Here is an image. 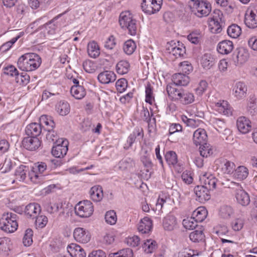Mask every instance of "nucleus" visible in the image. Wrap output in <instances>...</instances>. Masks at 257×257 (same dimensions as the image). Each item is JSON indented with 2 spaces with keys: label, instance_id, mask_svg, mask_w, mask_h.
Masks as SVG:
<instances>
[{
  "label": "nucleus",
  "instance_id": "1",
  "mask_svg": "<svg viewBox=\"0 0 257 257\" xmlns=\"http://www.w3.org/2000/svg\"><path fill=\"white\" fill-rule=\"evenodd\" d=\"M41 57L36 53H26L18 59V68L24 71H32L37 69L41 64Z\"/></svg>",
  "mask_w": 257,
  "mask_h": 257
},
{
  "label": "nucleus",
  "instance_id": "2",
  "mask_svg": "<svg viewBox=\"0 0 257 257\" xmlns=\"http://www.w3.org/2000/svg\"><path fill=\"white\" fill-rule=\"evenodd\" d=\"M16 179L19 181H24L27 176L31 182L35 184L40 183L43 179V175H39L37 172L33 169L30 170L28 166L21 165L18 167L15 173Z\"/></svg>",
  "mask_w": 257,
  "mask_h": 257
},
{
  "label": "nucleus",
  "instance_id": "3",
  "mask_svg": "<svg viewBox=\"0 0 257 257\" xmlns=\"http://www.w3.org/2000/svg\"><path fill=\"white\" fill-rule=\"evenodd\" d=\"M17 217V215L14 213H4L0 219V228L8 233L14 232L18 226Z\"/></svg>",
  "mask_w": 257,
  "mask_h": 257
},
{
  "label": "nucleus",
  "instance_id": "4",
  "mask_svg": "<svg viewBox=\"0 0 257 257\" xmlns=\"http://www.w3.org/2000/svg\"><path fill=\"white\" fill-rule=\"evenodd\" d=\"M189 7L191 11L200 18L207 16L211 10L210 4L206 1L191 0Z\"/></svg>",
  "mask_w": 257,
  "mask_h": 257
},
{
  "label": "nucleus",
  "instance_id": "5",
  "mask_svg": "<svg viewBox=\"0 0 257 257\" xmlns=\"http://www.w3.org/2000/svg\"><path fill=\"white\" fill-rule=\"evenodd\" d=\"M119 24L122 28H126L128 33L132 36L137 34V21L133 18L132 14L129 12H122L119 16Z\"/></svg>",
  "mask_w": 257,
  "mask_h": 257
},
{
  "label": "nucleus",
  "instance_id": "6",
  "mask_svg": "<svg viewBox=\"0 0 257 257\" xmlns=\"http://www.w3.org/2000/svg\"><path fill=\"white\" fill-rule=\"evenodd\" d=\"M234 192L237 203L242 206H248L250 202L249 194L243 189L239 183L231 182L230 187Z\"/></svg>",
  "mask_w": 257,
  "mask_h": 257
},
{
  "label": "nucleus",
  "instance_id": "7",
  "mask_svg": "<svg viewBox=\"0 0 257 257\" xmlns=\"http://www.w3.org/2000/svg\"><path fill=\"white\" fill-rule=\"evenodd\" d=\"M93 206L90 201L86 200L78 202L75 207L76 214L80 217L90 216L93 212Z\"/></svg>",
  "mask_w": 257,
  "mask_h": 257
},
{
  "label": "nucleus",
  "instance_id": "8",
  "mask_svg": "<svg viewBox=\"0 0 257 257\" xmlns=\"http://www.w3.org/2000/svg\"><path fill=\"white\" fill-rule=\"evenodd\" d=\"M222 13L219 10L215 12V15L211 19L209 24L212 33H219L222 31V27L224 25L222 19Z\"/></svg>",
  "mask_w": 257,
  "mask_h": 257
},
{
  "label": "nucleus",
  "instance_id": "9",
  "mask_svg": "<svg viewBox=\"0 0 257 257\" xmlns=\"http://www.w3.org/2000/svg\"><path fill=\"white\" fill-rule=\"evenodd\" d=\"M247 91L246 85L241 81L236 82L232 87V94L237 100L244 98L246 96Z\"/></svg>",
  "mask_w": 257,
  "mask_h": 257
},
{
  "label": "nucleus",
  "instance_id": "10",
  "mask_svg": "<svg viewBox=\"0 0 257 257\" xmlns=\"http://www.w3.org/2000/svg\"><path fill=\"white\" fill-rule=\"evenodd\" d=\"M68 142L67 140H63L60 143L53 146L52 149V154L56 158H63L67 154L68 151Z\"/></svg>",
  "mask_w": 257,
  "mask_h": 257
},
{
  "label": "nucleus",
  "instance_id": "11",
  "mask_svg": "<svg viewBox=\"0 0 257 257\" xmlns=\"http://www.w3.org/2000/svg\"><path fill=\"white\" fill-rule=\"evenodd\" d=\"M73 236L77 241L82 243H87L91 238V235L89 232L81 227H78L75 229Z\"/></svg>",
  "mask_w": 257,
  "mask_h": 257
},
{
  "label": "nucleus",
  "instance_id": "12",
  "mask_svg": "<svg viewBox=\"0 0 257 257\" xmlns=\"http://www.w3.org/2000/svg\"><path fill=\"white\" fill-rule=\"evenodd\" d=\"M196 200L201 203H204L210 199V190L202 185L197 186L194 189Z\"/></svg>",
  "mask_w": 257,
  "mask_h": 257
},
{
  "label": "nucleus",
  "instance_id": "13",
  "mask_svg": "<svg viewBox=\"0 0 257 257\" xmlns=\"http://www.w3.org/2000/svg\"><path fill=\"white\" fill-rule=\"evenodd\" d=\"M167 50L169 52L175 56L176 57H179L183 56L184 54L186 53V49L182 43L178 42V45H176V43L173 41L171 42L169 44L167 47Z\"/></svg>",
  "mask_w": 257,
  "mask_h": 257
},
{
  "label": "nucleus",
  "instance_id": "14",
  "mask_svg": "<svg viewBox=\"0 0 257 257\" xmlns=\"http://www.w3.org/2000/svg\"><path fill=\"white\" fill-rule=\"evenodd\" d=\"M23 147L28 150L35 151L41 146V141L37 137H29L25 138L23 141Z\"/></svg>",
  "mask_w": 257,
  "mask_h": 257
},
{
  "label": "nucleus",
  "instance_id": "15",
  "mask_svg": "<svg viewBox=\"0 0 257 257\" xmlns=\"http://www.w3.org/2000/svg\"><path fill=\"white\" fill-rule=\"evenodd\" d=\"M200 180L203 183L202 186L209 190H213L216 188L217 180L214 175L210 173H205L200 177Z\"/></svg>",
  "mask_w": 257,
  "mask_h": 257
},
{
  "label": "nucleus",
  "instance_id": "16",
  "mask_svg": "<svg viewBox=\"0 0 257 257\" xmlns=\"http://www.w3.org/2000/svg\"><path fill=\"white\" fill-rule=\"evenodd\" d=\"M233 59L236 65L245 63L249 57V53L246 49L241 47L236 49Z\"/></svg>",
  "mask_w": 257,
  "mask_h": 257
},
{
  "label": "nucleus",
  "instance_id": "17",
  "mask_svg": "<svg viewBox=\"0 0 257 257\" xmlns=\"http://www.w3.org/2000/svg\"><path fill=\"white\" fill-rule=\"evenodd\" d=\"M236 123L238 131L242 134H247L251 129L250 121L245 116L239 117Z\"/></svg>",
  "mask_w": 257,
  "mask_h": 257
},
{
  "label": "nucleus",
  "instance_id": "18",
  "mask_svg": "<svg viewBox=\"0 0 257 257\" xmlns=\"http://www.w3.org/2000/svg\"><path fill=\"white\" fill-rule=\"evenodd\" d=\"M207 140V135L205 130L199 128L193 133V141L196 146L201 145L206 143Z\"/></svg>",
  "mask_w": 257,
  "mask_h": 257
},
{
  "label": "nucleus",
  "instance_id": "19",
  "mask_svg": "<svg viewBox=\"0 0 257 257\" xmlns=\"http://www.w3.org/2000/svg\"><path fill=\"white\" fill-rule=\"evenodd\" d=\"M42 126L39 123H31L25 128L26 135L29 137H38L42 133Z\"/></svg>",
  "mask_w": 257,
  "mask_h": 257
},
{
  "label": "nucleus",
  "instance_id": "20",
  "mask_svg": "<svg viewBox=\"0 0 257 257\" xmlns=\"http://www.w3.org/2000/svg\"><path fill=\"white\" fill-rule=\"evenodd\" d=\"M41 211L40 205L37 203H30L25 209V215L29 218H35Z\"/></svg>",
  "mask_w": 257,
  "mask_h": 257
},
{
  "label": "nucleus",
  "instance_id": "21",
  "mask_svg": "<svg viewBox=\"0 0 257 257\" xmlns=\"http://www.w3.org/2000/svg\"><path fill=\"white\" fill-rule=\"evenodd\" d=\"M67 251L71 257H86L84 249L76 243H71L67 246Z\"/></svg>",
  "mask_w": 257,
  "mask_h": 257
},
{
  "label": "nucleus",
  "instance_id": "22",
  "mask_svg": "<svg viewBox=\"0 0 257 257\" xmlns=\"http://www.w3.org/2000/svg\"><path fill=\"white\" fill-rule=\"evenodd\" d=\"M97 79L102 84H108L115 80L116 75L112 71H105L98 74Z\"/></svg>",
  "mask_w": 257,
  "mask_h": 257
},
{
  "label": "nucleus",
  "instance_id": "23",
  "mask_svg": "<svg viewBox=\"0 0 257 257\" xmlns=\"http://www.w3.org/2000/svg\"><path fill=\"white\" fill-rule=\"evenodd\" d=\"M233 49V43L229 40H223L220 42L217 47V50L218 53L225 55L230 53Z\"/></svg>",
  "mask_w": 257,
  "mask_h": 257
},
{
  "label": "nucleus",
  "instance_id": "24",
  "mask_svg": "<svg viewBox=\"0 0 257 257\" xmlns=\"http://www.w3.org/2000/svg\"><path fill=\"white\" fill-rule=\"evenodd\" d=\"M175 84H168L166 87V90L169 96L172 100L176 101L178 99L179 96H181V94L183 91V89L181 88H176Z\"/></svg>",
  "mask_w": 257,
  "mask_h": 257
},
{
  "label": "nucleus",
  "instance_id": "25",
  "mask_svg": "<svg viewBox=\"0 0 257 257\" xmlns=\"http://www.w3.org/2000/svg\"><path fill=\"white\" fill-rule=\"evenodd\" d=\"M89 194L91 199L95 202L100 201L103 197L102 188L99 185L91 187L89 191Z\"/></svg>",
  "mask_w": 257,
  "mask_h": 257
},
{
  "label": "nucleus",
  "instance_id": "26",
  "mask_svg": "<svg viewBox=\"0 0 257 257\" xmlns=\"http://www.w3.org/2000/svg\"><path fill=\"white\" fill-rule=\"evenodd\" d=\"M173 84L178 86H186L189 82V78L186 74L178 73L174 74L172 79Z\"/></svg>",
  "mask_w": 257,
  "mask_h": 257
},
{
  "label": "nucleus",
  "instance_id": "27",
  "mask_svg": "<svg viewBox=\"0 0 257 257\" xmlns=\"http://www.w3.org/2000/svg\"><path fill=\"white\" fill-rule=\"evenodd\" d=\"M152 225V220L149 217H145L140 222L138 228L142 233H148L151 231Z\"/></svg>",
  "mask_w": 257,
  "mask_h": 257
},
{
  "label": "nucleus",
  "instance_id": "28",
  "mask_svg": "<svg viewBox=\"0 0 257 257\" xmlns=\"http://www.w3.org/2000/svg\"><path fill=\"white\" fill-rule=\"evenodd\" d=\"M118 168L122 171H131L135 166L134 160L130 158H126L122 159L118 163Z\"/></svg>",
  "mask_w": 257,
  "mask_h": 257
},
{
  "label": "nucleus",
  "instance_id": "29",
  "mask_svg": "<svg viewBox=\"0 0 257 257\" xmlns=\"http://www.w3.org/2000/svg\"><path fill=\"white\" fill-rule=\"evenodd\" d=\"M220 169L224 174H230L234 172L235 170L234 164L229 161L223 160L220 162L219 166Z\"/></svg>",
  "mask_w": 257,
  "mask_h": 257
},
{
  "label": "nucleus",
  "instance_id": "30",
  "mask_svg": "<svg viewBox=\"0 0 257 257\" xmlns=\"http://www.w3.org/2000/svg\"><path fill=\"white\" fill-rule=\"evenodd\" d=\"M215 63V59L212 55L208 53L204 54L201 59L202 66L207 69H210Z\"/></svg>",
  "mask_w": 257,
  "mask_h": 257
},
{
  "label": "nucleus",
  "instance_id": "31",
  "mask_svg": "<svg viewBox=\"0 0 257 257\" xmlns=\"http://www.w3.org/2000/svg\"><path fill=\"white\" fill-rule=\"evenodd\" d=\"M176 219L173 215H168L163 220V226L165 230H172L176 227Z\"/></svg>",
  "mask_w": 257,
  "mask_h": 257
},
{
  "label": "nucleus",
  "instance_id": "32",
  "mask_svg": "<svg viewBox=\"0 0 257 257\" xmlns=\"http://www.w3.org/2000/svg\"><path fill=\"white\" fill-rule=\"evenodd\" d=\"M248 175V170L246 167L243 166H240L233 172V177L240 180L245 179Z\"/></svg>",
  "mask_w": 257,
  "mask_h": 257
},
{
  "label": "nucleus",
  "instance_id": "33",
  "mask_svg": "<svg viewBox=\"0 0 257 257\" xmlns=\"http://www.w3.org/2000/svg\"><path fill=\"white\" fill-rule=\"evenodd\" d=\"M87 53L90 57L93 58L97 57L100 54V50L98 44L94 41L89 43L87 45Z\"/></svg>",
  "mask_w": 257,
  "mask_h": 257
},
{
  "label": "nucleus",
  "instance_id": "34",
  "mask_svg": "<svg viewBox=\"0 0 257 257\" xmlns=\"http://www.w3.org/2000/svg\"><path fill=\"white\" fill-rule=\"evenodd\" d=\"M70 92L76 99H80L85 95L84 87L81 85H73L71 87Z\"/></svg>",
  "mask_w": 257,
  "mask_h": 257
},
{
  "label": "nucleus",
  "instance_id": "35",
  "mask_svg": "<svg viewBox=\"0 0 257 257\" xmlns=\"http://www.w3.org/2000/svg\"><path fill=\"white\" fill-rule=\"evenodd\" d=\"M207 213V211L204 207H200L193 211L192 215L196 222H202L206 218Z\"/></svg>",
  "mask_w": 257,
  "mask_h": 257
},
{
  "label": "nucleus",
  "instance_id": "36",
  "mask_svg": "<svg viewBox=\"0 0 257 257\" xmlns=\"http://www.w3.org/2000/svg\"><path fill=\"white\" fill-rule=\"evenodd\" d=\"M56 109L60 115L65 116L70 112V105L67 102L60 101L56 105Z\"/></svg>",
  "mask_w": 257,
  "mask_h": 257
},
{
  "label": "nucleus",
  "instance_id": "37",
  "mask_svg": "<svg viewBox=\"0 0 257 257\" xmlns=\"http://www.w3.org/2000/svg\"><path fill=\"white\" fill-rule=\"evenodd\" d=\"M130 63L126 60H121L116 65V70L120 75L126 74L130 70Z\"/></svg>",
  "mask_w": 257,
  "mask_h": 257
},
{
  "label": "nucleus",
  "instance_id": "38",
  "mask_svg": "<svg viewBox=\"0 0 257 257\" xmlns=\"http://www.w3.org/2000/svg\"><path fill=\"white\" fill-rule=\"evenodd\" d=\"M244 23L247 27L251 29L255 28L257 27V17L250 13H246Z\"/></svg>",
  "mask_w": 257,
  "mask_h": 257
},
{
  "label": "nucleus",
  "instance_id": "39",
  "mask_svg": "<svg viewBox=\"0 0 257 257\" xmlns=\"http://www.w3.org/2000/svg\"><path fill=\"white\" fill-rule=\"evenodd\" d=\"M157 247L156 241L153 239H147L143 244V248L147 253H151L154 251Z\"/></svg>",
  "mask_w": 257,
  "mask_h": 257
},
{
  "label": "nucleus",
  "instance_id": "40",
  "mask_svg": "<svg viewBox=\"0 0 257 257\" xmlns=\"http://www.w3.org/2000/svg\"><path fill=\"white\" fill-rule=\"evenodd\" d=\"M227 32L229 36L233 38H236L241 34V30L237 25L232 24L228 27Z\"/></svg>",
  "mask_w": 257,
  "mask_h": 257
},
{
  "label": "nucleus",
  "instance_id": "41",
  "mask_svg": "<svg viewBox=\"0 0 257 257\" xmlns=\"http://www.w3.org/2000/svg\"><path fill=\"white\" fill-rule=\"evenodd\" d=\"M200 146V154L203 157L207 158L213 154V150L210 144L205 143Z\"/></svg>",
  "mask_w": 257,
  "mask_h": 257
},
{
  "label": "nucleus",
  "instance_id": "42",
  "mask_svg": "<svg viewBox=\"0 0 257 257\" xmlns=\"http://www.w3.org/2000/svg\"><path fill=\"white\" fill-rule=\"evenodd\" d=\"M46 139L49 143L57 144L63 141L62 139H59L57 133L53 130L47 131Z\"/></svg>",
  "mask_w": 257,
  "mask_h": 257
},
{
  "label": "nucleus",
  "instance_id": "43",
  "mask_svg": "<svg viewBox=\"0 0 257 257\" xmlns=\"http://www.w3.org/2000/svg\"><path fill=\"white\" fill-rule=\"evenodd\" d=\"M190 239L194 242H199L204 238V235L202 230H196L190 233Z\"/></svg>",
  "mask_w": 257,
  "mask_h": 257
},
{
  "label": "nucleus",
  "instance_id": "44",
  "mask_svg": "<svg viewBox=\"0 0 257 257\" xmlns=\"http://www.w3.org/2000/svg\"><path fill=\"white\" fill-rule=\"evenodd\" d=\"M247 111L250 115L253 116L257 114V100L250 99L247 105Z\"/></svg>",
  "mask_w": 257,
  "mask_h": 257
},
{
  "label": "nucleus",
  "instance_id": "45",
  "mask_svg": "<svg viewBox=\"0 0 257 257\" xmlns=\"http://www.w3.org/2000/svg\"><path fill=\"white\" fill-rule=\"evenodd\" d=\"M136 48V45L132 40L126 41L123 45V51L127 55H131L133 53Z\"/></svg>",
  "mask_w": 257,
  "mask_h": 257
},
{
  "label": "nucleus",
  "instance_id": "46",
  "mask_svg": "<svg viewBox=\"0 0 257 257\" xmlns=\"http://www.w3.org/2000/svg\"><path fill=\"white\" fill-rule=\"evenodd\" d=\"M35 218H36L35 225L37 228H43L48 223V218L45 215L38 214Z\"/></svg>",
  "mask_w": 257,
  "mask_h": 257
},
{
  "label": "nucleus",
  "instance_id": "47",
  "mask_svg": "<svg viewBox=\"0 0 257 257\" xmlns=\"http://www.w3.org/2000/svg\"><path fill=\"white\" fill-rule=\"evenodd\" d=\"M133 251L130 248L121 250L117 252L111 253L108 257H133Z\"/></svg>",
  "mask_w": 257,
  "mask_h": 257
},
{
  "label": "nucleus",
  "instance_id": "48",
  "mask_svg": "<svg viewBox=\"0 0 257 257\" xmlns=\"http://www.w3.org/2000/svg\"><path fill=\"white\" fill-rule=\"evenodd\" d=\"M165 159L169 165L174 166L177 163V156L174 151L167 152L165 155Z\"/></svg>",
  "mask_w": 257,
  "mask_h": 257
},
{
  "label": "nucleus",
  "instance_id": "49",
  "mask_svg": "<svg viewBox=\"0 0 257 257\" xmlns=\"http://www.w3.org/2000/svg\"><path fill=\"white\" fill-rule=\"evenodd\" d=\"M33 232V230L30 228H28L26 230L23 239V242L25 246H29L32 243Z\"/></svg>",
  "mask_w": 257,
  "mask_h": 257
},
{
  "label": "nucleus",
  "instance_id": "50",
  "mask_svg": "<svg viewBox=\"0 0 257 257\" xmlns=\"http://www.w3.org/2000/svg\"><path fill=\"white\" fill-rule=\"evenodd\" d=\"M11 240L8 237L0 238V251L7 252L10 249Z\"/></svg>",
  "mask_w": 257,
  "mask_h": 257
},
{
  "label": "nucleus",
  "instance_id": "51",
  "mask_svg": "<svg viewBox=\"0 0 257 257\" xmlns=\"http://www.w3.org/2000/svg\"><path fill=\"white\" fill-rule=\"evenodd\" d=\"M182 224L186 229L189 230L195 229L197 226V222L195 221V219L193 217L189 219H183Z\"/></svg>",
  "mask_w": 257,
  "mask_h": 257
},
{
  "label": "nucleus",
  "instance_id": "52",
  "mask_svg": "<svg viewBox=\"0 0 257 257\" xmlns=\"http://www.w3.org/2000/svg\"><path fill=\"white\" fill-rule=\"evenodd\" d=\"M146 101L151 104L154 100V97L153 95V87L150 83H148L146 86Z\"/></svg>",
  "mask_w": 257,
  "mask_h": 257
},
{
  "label": "nucleus",
  "instance_id": "53",
  "mask_svg": "<svg viewBox=\"0 0 257 257\" xmlns=\"http://www.w3.org/2000/svg\"><path fill=\"white\" fill-rule=\"evenodd\" d=\"M198 255L199 252L197 250L186 248L179 252L178 257H195Z\"/></svg>",
  "mask_w": 257,
  "mask_h": 257
},
{
  "label": "nucleus",
  "instance_id": "54",
  "mask_svg": "<svg viewBox=\"0 0 257 257\" xmlns=\"http://www.w3.org/2000/svg\"><path fill=\"white\" fill-rule=\"evenodd\" d=\"M218 111L219 113L226 115H230L232 114V110L228 107V105L226 101H223L218 106Z\"/></svg>",
  "mask_w": 257,
  "mask_h": 257
},
{
  "label": "nucleus",
  "instance_id": "55",
  "mask_svg": "<svg viewBox=\"0 0 257 257\" xmlns=\"http://www.w3.org/2000/svg\"><path fill=\"white\" fill-rule=\"evenodd\" d=\"M140 137L142 138L143 136L142 129H136L132 134H131L127 139V143L129 144L130 146L135 141L137 137Z\"/></svg>",
  "mask_w": 257,
  "mask_h": 257
},
{
  "label": "nucleus",
  "instance_id": "56",
  "mask_svg": "<svg viewBox=\"0 0 257 257\" xmlns=\"http://www.w3.org/2000/svg\"><path fill=\"white\" fill-rule=\"evenodd\" d=\"M105 219L107 223L111 225L114 224L117 220L115 212L113 210L107 211L105 215Z\"/></svg>",
  "mask_w": 257,
  "mask_h": 257
},
{
  "label": "nucleus",
  "instance_id": "57",
  "mask_svg": "<svg viewBox=\"0 0 257 257\" xmlns=\"http://www.w3.org/2000/svg\"><path fill=\"white\" fill-rule=\"evenodd\" d=\"M233 213V209L229 206H223L220 210V215L224 218H229Z\"/></svg>",
  "mask_w": 257,
  "mask_h": 257
},
{
  "label": "nucleus",
  "instance_id": "58",
  "mask_svg": "<svg viewBox=\"0 0 257 257\" xmlns=\"http://www.w3.org/2000/svg\"><path fill=\"white\" fill-rule=\"evenodd\" d=\"M127 86V81L125 78L118 79L115 83L116 89L119 92L124 91Z\"/></svg>",
  "mask_w": 257,
  "mask_h": 257
},
{
  "label": "nucleus",
  "instance_id": "59",
  "mask_svg": "<svg viewBox=\"0 0 257 257\" xmlns=\"http://www.w3.org/2000/svg\"><path fill=\"white\" fill-rule=\"evenodd\" d=\"M142 11L148 14L151 15L154 14V11H153V8H152V6L151 5V2L148 4H147V0H143L141 5Z\"/></svg>",
  "mask_w": 257,
  "mask_h": 257
},
{
  "label": "nucleus",
  "instance_id": "60",
  "mask_svg": "<svg viewBox=\"0 0 257 257\" xmlns=\"http://www.w3.org/2000/svg\"><path fill=\"white\" fill-rule=\"evenodd\" d=\"M62 204L61 203H55L53 205L49 204L47 207V211L50 214H53L59 211L61 209H62Z\"/></svg>",
  "mask_w": 257,
  "mask_h": 257
},
{
  "label": "nucleus",
  "instance_id": "61",
  "mask_svg": "<svg viewBox=\"0 0 257 257\" xmlns=\"http://www.w3.org/2000/svg\"><path fill=\"white\" fill-rule=\"evenodd\" d=\"M243 224L244 221L242 219L237 218L232 221V227L234 231H239L242 229Z\"/></svg>",
  "mask_w": 257,
  "mask_h": 257
},
{
  "label": "nucleus",
  "instance_id": "62",
  "mask_svg": "<svg viewBox=\"0 0 257 257\" xmlns=\"http://www.w3.org/2000/svg\"><path fill=\"white\" fill-rule=\"evenodd\" d=\"M83 67L85 71L91 73L94 71L95 67L94 64L90 60H87L83 63Z\"/></svg>",
  "mask_w": 257,
  "mask_h": 257
},
{
  "label": "nucleus",
  "instance_id": "63",
  "mask_svg": "<svg viewBox=\"0 0 257 257\" xmlns=\"http://www.w3.org/2000/svg\"><path fill=\"white\" fill-rule=\"evenodd\" d=\"M181 178L183 181L187 184H191L193 181V178L189 171L186 170L183 172Z\"/></svg>",
  "mask_w": 257,
  "mask_h": 257
},
{
  "label": "nucleus",
  "instance_id": "64",
  "mask_svg": "<svg viewBox=\"0 0 257 257\" xmlns=\"http://www.w3.org/2000/svg\"><path fill=\"white\" fill-rule=\"evenodd\" d=\"M18 70L13 66L10 65L6 67L4 69V74L6 75H9L11 76H16L18 75Z\"/></svg>",
  "mask_w": 257,
  "mask_h": 257
}]
</instances>
